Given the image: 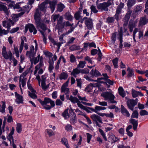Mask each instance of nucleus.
Masks as SVG:
<instances>
[{"label": "nucleus", "mask_w": 148, "mask_h": 148, "mask_svg": "<svg viewBox=\"0 0 148 148\" xmlns=\"http://www.w3.org/2000/svg\"><path fill=\"white\" fill-rule=\"evenodd\" d=\"M38 100L42 105H46L49 103H50L51 107H54L55 105L54 101L49 98H45L43 101H42L40 99H38Z\"/></svg>", "instance_id": "nucleus-7"}, {"label": "nucleus", "mask_w": 148, "mask_h": 148, "mask_svg": "<svg viewBox=\"0 0 148 148\" xmlns=\"http://www.w3.org/2000/svg\"><path fill=\"white\" fill-rule=\"evenodd\" d=\"M109 139L110 140L112 143H115L119 140V139L118 138L116 137L114 135H111L109 137Z\"/></svg>", "instance_id": "nucleus-29"}, {"label": "nucleus", "mask_w": 148, "mask_h": 148, "mask_svg": "<svg viewBox=\"0 0 148 148\" xmlns=\"http://www.w3.org/2000/svg\"><path fill=\"white\" fill-rule=\"evenodd\" d=\"M14 51L16 54V56L18 58L19 57V54L18 49L17 47H14Z\"/></svg>", "instance_id": "nucleus-63"}, {"label": "nucleus", "mask_w": 148, "mask_h": 148, "mask_svg": "<svg viewBox=\"0 0 148 148\" xmlns=\"http://www.w3.org/2000/svg\"><path fill=\"white\" fill-rule=\"evenodd\" d=\"M119 36L118 38L120 41V44L119 47L120 48H121L123 47L122 42L123 41V29L122 28H121L120 31L119 32Z\"/></svg>", "instance_id": "nucleus-17"}, {"label": "nucleus", "mask_w": 148, "mask_h": 148, "mask_svg": "<svg viewBox=\"0 0 148 148\" xmlns=\"http://www.w3.org/2000/svg\"><path fill=\"white\" fill-rule=\"evenodd\" d=\"M63 20V17L62 16H59V17L57 20V23L56 25V29H58V30L59 29L61 26V25L62 24Z\"/></svg>", "instance_id": "nucleus-23"}, {"label": "nucleus", "mask_w": 148, "mask_h": 148, "mask_svg": "<svg viewBox=\"0 0 148 148\" xmlns=\"http://www.w3.org/2000/svg\"><path fill=\"white\" fill-rule=\"evenodd\" d=\"M68 76L67 73L65 72H63L62 73L59 77V78L61 80L63 79H66Z\"/></svg>", "instance_id": "nucleus-40"}, {"label": "nucleus", "mask_w": 148, "mask_h": 148, "mask_svg": "<svg viewBox=\"0 0 148 148\" xmlns=\"http://www.w3.org/2000/svg\"><path fill=\"white\" fill-rule=\"evenodd\" d=\"M90 74L92 77H98L101 75V74L96 69H92L90 72Z\"/></svg>", "instance_id": "nucleus-20"}, {"label": "nucleus", "mask_w": 148, "mask_h": 148, "mask_svg": "<svg viewBox=\"0 0 148 148\" xmlns=\"http://www.w3.org/2000/svg\"><path fill=\"white\" fill-rule=\"evenodd\" d=\"M27 27L29 28V31L31 33L33 32V34H36L37 31L33 25L31 24H28Z\"/></svg>", "instance_id": "nucleus-19"}, {"label": "nucleus", "mask_w": 148, "mask_h": 148, "mask_svg": "<svg viewBox=\"0 0 148 148\" xmlns=\"http://www.w3.org/2000/svg\"><path fill=\"white\" fill-rule=\"evenodd\" d=\"M75 29V28L73 27H71L70 28V29L67 32H66L65 33V34H63L59 36V40L60 41H62L63 38L64 36H65V35H68L72 32H73Z\"/></svg>", "instance_id": "nucleus-27"}, {"label": "nucleus", "mask_w": 148, "mask_h": 148, "mask_svg": "<svg viewBox=\"0 0 148 148\" xmlns=\"http://www.w3.org/2000/svg\"><path fill=\"white\" fill-rule=\"evenodd\" d=\"M15 95L16 98L15 101L17 104L23 103V99L22 96L18 94L17 92H15Z\"/></svg>", "instance_id": "nucleus-13"}, {"label": "nucleus", "mask_w": 148, "mask_h": 148, "mask_svg": "<svg viewBox=\"0 0 148 148\" xmlns=\"http://www.w3.org/2000/svg\"><path fill=\"white\" fill-rule=\"evenodd\" d=\"M62 143L67 148H70L67 139L65 138H63L61 139Z\"/></svg>", "instance_id": "nucleus-33"}, {"label": "nucleus", "mask_w": 148, "mask_h": 148, "mask_svg": "<svg viewBox=\"0 0 148 148\" xmlns=\"http://www.w3.org/2000/svg\"><path fill=\"white\" fill-rule=\"evenodd\" d=\"M30 92V91L28 92V95H29L33 99H36L37 98V96L36 95L35 93L36 91L35 90H34V91H32Z\"/></svg>", "instance_id": "nucleus-37"}, {"label": "nucleus", "mask_w": 148, "mask_h": 148, "mask_svg": "<svg viewBox=\"0 0 148 148\" xmlns=\"http://www.w3.org/2000/svg\"><path fill=\"white\" fill-rule=\"evenodd\" d=\"M127 71L128 72L127 77L129 78L131 77H134V74L132 69H130L129 67L127 68Z\"/></svg>", "instance_id": "nucleus-28"}, {"label": "nucleus", "mask_w": 148, "mask_h": 148, "mask_svg": "<svg viewBox=\"0 0 148 148\" xmlns=\"http://www.w3.org/2000/svg\"><path fill=\"white\" fill-rule=\"evenodd\" d=\"M69 99L70 100L72 103H77L79 102V99L75 97H73L72 95L70 96Z\"/></svg>", "instance_id": "nucleus-31"}, {"label": "nucleus", "mask_w": 148, "mask_h": 148, "mask_svg": "<svg viewBox=\"0 0 148 148\" xmlns=\"http://www.w3.org/2000/svg\"><path fill=\"white\" fill-rule=\"evenodd\" d=\"M49 63V71L50 73H51L52 72V70L54 68L53 66L54 62L53 60H50Z\"/></svg>", "instance_id": "nucleus-35"}, {"label": "nucleus", "mask_w": 148, "mask_h": 148, "mask_svg": "<svg viewBox=\"0 0 148 148\" xmlns=\"http://www.w3.org/2000/svg\"><path fill=\"white\" fill-rule=\"evenodd\" d=\"M86 64V62L85 61H80L77 67L79 68H83L85 66Z\"/></svg>", "instance_id": "nucleus-42"}, {"label": "nucleus", "mask_w": 148, "mask_h": 148, "mask_svg": "<svg viewBox=\"0 0 148 148\" xmlns=\"http://www.w3.org/2000/svg\"><path fill=\"white\" fill-rule=\"evenodd\" d=\"M67 87L62 86L61 88V92H64L65 94H68L70 92L69 89Z\"/></svg>", "instance_id": "nucleus-36"}, {"label": "nucleus", "mask_w": 148, "mask_h": 148, "mask_svg": "<svg viewBox=\"0 0 148 148\" xmlns=\"http://www.w3.org/2000/svg\"><path fill=\"white\" fill-rule=\"evenodd\" d=\"M86 79L88 80L89 81H95L96 82H99L100 83L103 82H102L100 81L101 80L104 79H104L103 77H101V78H98L97 80H93L91 79H90L88 77H87L86 78Z\"/></svg>", "instance_id": "nucleus-45"}, {"label": "nucleus", "mask_w": 148, "mask_h": 148, "mask_svg": "<svg viewBox=\"0 0 148 148\" xmlns=\"http://www.w3.org/2000/svg\"><path fill=\"white\" fill-rule=\"evenodd\" d=\"M68 110L67 109L62 114L63 116L64 117L65 119H66L67 117H68Z\"/></svg>", "instance_id": "nucleus-64"}, {"label": "nucleus", "mask_w": 148, "mask_h": 148, "mask_svg": "<svg viewBox=\"0 0 148 148\" xmlns=\"http://www.w3.org/2000/svg\"><path fill=\"white\" fill-rule=\"evenodd\" d=\"M49 1V0H46L39 5L38 8L37 9H39L40 12V11H44L46 9Z\"/></svg>", "instance_id": "nucleus-12"}, {"label": "nucleus", "mask_w": 148, "mask_h": 148, "mask_svg": "<svg viewBox=\"0 0 148 148\" xmlns=\"http://www.w3.org/2000/svg\"><path fill=\"white\" fill-rule=\"evenodd\" d=\"M36 52L35 51L34 46H31L29 48V50L27 51L26 53V56L29 58L31 62L34 59L35 56Z\"/></svg>", "instance_id": "nucleus-4"}, {"label": "nucleus", "mask_w": 148, "mask_h": 148, "mask_svg": "<svg viewBox=\"0 0 148 148\" xmlns=\"http://www.w3.org/2000/svg\"><path fill=\"white\" fill-rule=\"evenodd\" d=\"M99 132H100L101 135L103 136L104 139L105 141H106L107 140V138L106 136L105 133L103 132V130H102L101 129H99Z\"/></svg>", "instance_id": "nucleus-55"}, {"label": "nucleus", "mask_w": 148, "mask_h": 148, "mask_svg": "<svg viewBox=\"0 0 148 148\" xmlns=\"http://www.w3.org/2000/svg\"><path fill=\"white\" fill-rule=\"evenodd\" d=\"M70 61L71 63L75 62L76 61V58L73 54H71L70 56Z\"/></svg>", "instance_id": "nucleus-60"}, {"label": "nucleus", "mask_w": 148, "mask_h": 148, "mask_svg": "<svg viewBox=\"0 0 148 148\" xmlns=\"http://www.w3.org/2000/svg\"><path fill=\"white\" fill-rule=\"evenodd\" d=\"M119 95L123 98L125 96V94L123 89L122 87H119L118 89Z\"/></svg>", "instance_id": "nucleus-34"}, {"label": "nucleus", "mask_w": 148, "mask_h": 148, "mask_svg": "<svg viewBox=\"0 0 148 148\" xmlns=\"http://www.w3.org/2000/svg\"><path fill=\"white\" fill-rule=\"evenodd\" d=\"M86 134V135H87V143H89L90 142V140L92 137V136L89 133H87Z\"/></svg>", "instance_id": "nucleus-62"}, {"label": "nucleus", "mask_w": 148, "mask_h": 148, "mask_svg": "<svg viewBox=\"0 0 148 148\" xmlns=\"http://www.w3.org/2000/svg\"><path fill=\"white\" fill-rule=\"evenodd\" d=\"M73 25V23L71 24L68 21L64 22L61 25L59 30H58V34H60V33L62 32L63 29L65 27H72Z\"/></svg>", "instance_id": "nucleus-10"}, {"label": "nucleus", "mask_w": 148, "mask_h": 148, "mask_svg": "<svg viewBox=\"0 0 148 148\" xmlns=\"http://www.w3.org/2000/svg\"><path fill=\"white\" fill-rule=\"evenodd\" d=\"M73 118L70 119V122L71 123H74L76 122V116L75 113L71 111Z\"/></svg>", "instance_id": "nucleus-44"}, {"label": "nucleus", "mask_w": 148, "mask_h": 148, "mask_svg": "<svg viewBox=\"0 0 148 148\" xmlns=\"http://www.w3.org/2000/svg\"><path fill=\"white\" fill-rule=\"evenodd\" d=\"M81 14V13L79 11H78L75 14L74 17L76 20H79L81 18V16L80 15Z\"/></svg>", "instance_id": "nucleus-49"}, {"label": "nucleus", "mask_w": 148, "mask_h": 148, "mask_svg": "<svg viewBox=\"0 0 148 148\" xmlns=\"http://www.w3.org/2000/svg\"><path fill=\"white\" fill-rule=\"evenodd\" d=\"M138 32V38L139 39H140V38L143 37V32L139 30L138 31V29L137 28H135L133 31V38L134 42H136V40L135 39V37L136 36V33Z\"/></svg>", "instance_id": "nucleus-9"}, {"label": "nucleus", "mask_w": 148, "mask_h": 148, "mask_svg": "<svg viewBox=\"0 0 148 148\" xmlns=\"http://www.w3.org/2000/svg\"><path fill=\"white\" fill-rule=\"evenodd\" d=\"M138 103V99L135 100L129 99L127 101V103L128 108L131 110H134V108L136 105Z\"/></svg>", "instance_id": "nucleus-6"}, {"label": "nucleus", "mask_w": 148, "mask_h": 148, "mask_svg": "<svg viewBox=\"0 0 148 148\" xmlns=\"http://www.w3.org/2000/svg\"><path fill=\"white\" fill-rule=\"evenodd\" d=\"M95 109L96 113L97 114L99 113L98 112V111H100L102 110H104L106 109V108L104 107H101L99 106H96L95 107Z\"/></svg>", "instance_id": "nucleus-50"}, {"label": "nucleus", "mask_w": 148, "mask_h": 148, "mask_svg": "<svg viewBox=\"0 0 148 148\" xmlns=\"http://www.w3.org/2000/svg\"><path fill=\"white\" fill-rule=\"evenodd\" d=\"M2 54L3 58L6 60L9 59L11 61L12 59V54L10 51L7 53L6 51V47L5 46L3 47Z\"/></svg>", "instance_id": "nucleus-5"}, {"label": "nucleus", "mask_w": 148, "mask_h": 148, "mask_svg": "<svg viewBox=\"0 0 148 148\" xmlns=\"http://www.w3.org/2000/svg\"><path fill=\"white\" fill-rule=\"evenodd\" d=\"M135 23L133 22H130L129 25L128 27L130 32H132L133 31V29L136 27Z\"/></svg>", "instance_id": "nucleus-38"}, {"label": "nucleus", "mask_w": 148, "mask_h": 148, "mask_svg": "<svg viewBox=\"0 0 148 148\" xmlns=\"http://www.w3.org/2000/svg\"><path fill=\"white\" fill-rule=\"evenodd\" d=\"M64 16L65 17V19L68 20L72 21L73 19V17L69 13L67 12L66 13Z\"/></svg>", "instance_id": "nucleus-39"}, {"label": "nucleus", "mask_w": 148, "mask_h": 148, "mask_svg": "<svg viewBox=\"0 0 148 148\" xmlns=\"http://www.w3.org/2000/svg\"><path fill=\"white\" fill-rule=\"evenodd\" d=\"M1 102L2 103V105L0 110V112L2 113H4L5 112V102L3 101Z\"/></svg>", "instance_id": "nucleus-54"}, {"label": "nucleus", "mask_w": 148, "mask_h": 148, "mask_svg": "<svg viewBox=\"0 0 148 148\" xmlns=\"http://www.w3.org/2000/svg\"><path fill=\"white\" fill-rule=\"evenodd\" d=\"M79 68L77 67L74 69L73 71L71 73V74L73 75L75 77H76V75L79 74L80 73V70L78 69Z\"/></svg>", "instance_id": "nucleus-32"}, {"label": "nucleus", "mask_w": 148, "mask_h": 148, "mask_svg": "<svg viewBox=\"0 0 148 148\" xmlns=\"http://www.w3.org/2000/svg\"><path fill=\"white\" fill-rule=\"evenodd\" d=\"M48 3L49 4V7L51 9L52 12V13L54 11L57 2L56 1L54 0L50 1V0H49V2Z\"/></svg>", "instance_id": "nucleus-25"}, {"label": "nucleus", "mask_w": 148, "mask_h": 148, "mask_svg": "<svg viewBox=\"0 0 148 148\" xmlns=\"http://www.w3.org/2000/svg\"><path fill=\"white\" fill-rule=\"evenodd\" d=\"M138 113L136 110H134L132 113L131 116L132 118H135L137 119L138 118Z\"/></svg>", "instance_id": "nucleus-48"}, {"label": "nucleus", "mask_w": 148, "mask_h": 148, "mask_svg": "<svg viewBox=\"0 0 148 148\" xmlns=\"http://www.w3.org/2000/svg\"><path fill=\"white\" fill-rule=\"evenodd\" d=\"M46 131L47 132L48 135L49 137H51L55 135V133L52 130L50 129L46 130Z\"/></svg>", "instance_id": "nucleus-53"}, {"label": "nucleus", "mask_w": 148, "mask_h": 148, "mask_svg": "<svg viewBox=\"0 0 148 148\" xmlns=\"http://www.w3.org/2000/svg\"><path fill=\"white\" fill-rule=\"evenodd\" d=\"M80 73L82 74H88L89 73V70L87 69H84L80 71Z\"/></svg>", "instance_id": "nucleus-61"}, {"label": "nucleus", "mask_w": 148, "mask_h": 148, "mask_svg": "<svg viewBox=\"0 0 148 148\" xmlns=\"http://www.w3.org/2000/svg\"><path fill=\"white\" fill-rule=\"evenodd\" d=\"M118 59L117 58H116L112 60V62L114 67L116 68H118Z\"/></svg>", "instance_id": "nucleus-52"}, {"label": "nucleus", "mask_w": 148, "mask_h": 148, "mask_svg": "<svg viewBox=\"0 0 148 148\" xmlns=\"http://www.w3.org/2000/svg\"><path fill=\"white\" fill-rule=\"evenodd\" d=\"M121 112L123 114L127 117H129L130 116L128 111L122 105L121 106Z\"/></svg>", "instance_id": "nucleus-26"}, {"label": "nucleus", "mask_w": 148, "mask_h": 148, "mask_svg": "<svg viewBox=\"0 0 148 148\" xmlns=\"http://www.w3.org/2000/svg\"><path fill=\"white\" fill-rule=\"evenodd\" d=\"M38 22V24L37 23H36L37 28L38 29L39 28H40L44 32V31L46 30L47 29L46 26L44 23H41L40 21Z\"/></svg>", "instance_id": "nucleus-22"}, {"label": "nucleus", "mask_w": 148, "mask_h": 148, "mask_svg": "<svg viewBox=\"0 0 148 148\" xmlns=\"http://www.w3.org/2000/svg\"><path fill=\"white\" fill-rule=\"evenodd\" d=\"M3 11L7 15H8L9 14V12L7 7L5 5L1 4L0 5V11Z\"/></svg>", "instance_id": "nucleus-30"}, {"label": "nucleus", "mask_w": 148, "mask_h": 148, "mask_svg": "<svg viewBox=\"0 0 148 148\" xmlns=\"http://www.w3.org/2000/svg\"><path fill=\"white\" fill-rule=\"evenodd\" d=\"M135 3V1L134 0H128L127 5L128 7H131Z\"/></svg>", "instance_id": "nucleus-46"}, {"label": "nucleus", "mask_w": 148, "mask_h": 148, "mask_svg": "<svg viewBox=\"0 0 148 148\" xmlns=\"http://www.w3.org/2000/svg\"><path fill=\"white\" fill-rule=\"evenodd\" d=\"M21 3H17L16 4L10 3L9 4V6L11 8H12L13 9L18 11H21V12L17 14V16L19 17L23 15L25 13L26 11H27L28 12L29 10L31 8V5L30 8L27 6H25L21 7Z\"/></svg>", "instance_id": "nucleus-1"}, {"label": "nucleus", "mask_w": 148, "mask_h": 148, "mask_svg": "<svg viewBox=\"0 0 148 148\" xmlns=\"http://www.w3.org/2000/svg\"><path fill=\"white\" fill-rule=\"evenodd\" d=\"M101 96L104 98V100L111 103H116L117 102L114 100L115 96L112 92H106L101 93Z\"/></svg>", "instance_id": "nucleus-2"}, {"label": "nucleus", "mask_w": 148, "mask_h": 148, "mask_svg": "<svg viewBox=\"0 0 148 148\" xmlns=\"http://www.w3.org/2000/svg\"><path fill=\"white\" fill-rule=\"evenodd\" d=\"M45 82H41V86L42 89L45 90H46L49 87V85H46Z\"/></svg>", "instance_id": "nucleus-51"}, {"label": "nucleus", "mask_w": 148, "mask_h": 148, "mask_svg": "<svg viewBox=\"0 0 148 148\" xmlns=\"http://www.w3.org/2000/svg\"><path fill=\"white\" fill-rule=\"evenodd\" d=\"M148 22V19L145 16L140 18L139 24L141 25H143L146 24Z\"/></svg>", "instance_id": "nucleus-21"}, {"label": "nucleus", "mask_w": 148, "mask_h": 148, "mask_svg": "<svg viewBox=\"0 0 148 148\" xmlns=\"http://www.w3.org/2000/svg\"><path fill=\"white\" fill-rule=\"evenodd\" d=\"M130 121L133 125L134 130H136L138 125V121H136L135 119L131 118L130 119Z\"/></svg>", "instance_id": "nucleus-24"}, {"label": "nucleus", "mask_w": 148, "mask_h": 148, "mask_svg": "<svg viewBox=\"0 0 148 148\" xmlns=\"http://www.w3.org/2000/svg\"><path fill=\"white\" fill-rule=\"evenodd\" d=\"M38 31L40 32L41 33V34L43 36V41L44 42V43L45 44H46L47 43V42L46 41L47 38L45 37V34H44V32L43 31L40 29L38 30Z\"/></svg>", "instance_id": "nucleus-57"}, {"label": "nucleus", "mask_w": 148, "mask_h": 148, "mask_svg": "<svg viewBox=\"0 0 148 148\" xmlns=\"http://www.w3.org/2000/svg\"><path fill=\"white\" fill-rule=\"evenodd\" d=\"M113 1V0H108L107 2H104L99 4L97 5V7L101 11H107L108 10V7L112 5Z\"/></svg>", "instance_id": "nucleus-3"}, {"label": "nucleus", "mask_w": 148, "mask_h": 148, "mask_svg": "<svg viewBox=\"0 0 148 148\" xmlns=\"http://www.w3.org/2000/svg\"><path fill=\"white\" fill-rule=\"evenodd\" d=\"M80 47L79 46L76 45H72L69 48V49L71 51L74 50H79L80 49Z\"/></svg>", "instance_id": "nucleus-41"}, {"label": "nucleus", "mask_w": 148, "mask_h": 148, "mask_svg": "<svg viewBox=\"0 0 148 148\" xmlns=\"http://www.w3.org/2000/svg\"><path fill=\"white\" fill-rule=\"evenodd\" d=\"M90 118L95 122H99L101 123H103L101 118L97 115L96 114L92 115L91 116Z\"/></svg>", "instance_id": "nucleus-15"}, {"label": "nucleus", "mask_w": 148, "mask_h": 148, "mask_svg": "<svg viewBox=\"0 0 148 148\" xmlns=\"http://www.w3.org/2000/svg\"><path fill=\"white\" fill-rule=\"evenodd\" d=\"M132 12V10L128 8L127 9V12L123 20V21L124 22L125 25H127L128 22Z\"/></svg>", "instance_id": "nucleus-8"}, {"label": "nucleus", "mask_w": 148, "mask_h": 148, "mask_svg": "<svg viewBox=\"0 0 148 148\" xmlns=\"http://www.w3.org/2000/svg\"><path fill=\"white\" fill-rule=\"evenodd\" d=\"M40 57V55L39 54L38 55L37 57L34 58V57L33 60H32V62H34V64H36L39 61Z\"/></svg>", "instance_id": "nucleus-56"}, {"label": "nucleus", "mask_w": 148, "mask_h": 148, "mask_svg": "<svg viewBox=\"0 0 148 148\" xmlns=\"http://www.w3.org/2000/svg\"><path fill=\"white\" fill-rule=\"evenodd\" d=\"M132 97L134 98L137 97L138 95L141 97L143 96L144 95L141 92L136 91L133 89H132Z\"/></svg>", "instance_id": "nucleus-18"}, {"label": "nucleus", "mask_w": 148, "mask_h": 148, "mask_svg": "<svg viewBox=\"0 0 148 148\" xmlns=\"http://www.w3.org/2000/svg\"><path fill=\"white\" fill-rule=\"evenodd\" d=\"M64 5L62 3L59 4L58 6L57 11L60 12H62L64 8Z\"/></svg>", "instance_id": "nucleus-47"}, {"label": "nucleus", "mask_w": 148, "mask_h": 148, "mask_svg": "<svg viewBox=\"0 0 148 148\" xmlns=\"http://www.w3.org/2000/svg\"><path fill=\"white\" fill-rule=\"evenodd\" d=\"M40 12L39 11V10L37 9L34 16V19L35 20V22L36 23H37L38 24L39 23L38 22L40 21Z\"/></svg>", "instance_id": "nucleus-16"}, {"label": "nucleus", "mask_w": 148, "mask_h": 148, "mask_svg": "<svg viewBox=\"0 0 148 148\" xmlns=\"http://www.w3.org/2000/svg\"><path fill=\"white\" fill-rule=\"evenodd\" d=\"M85 24L87 28L90 30L92 29L93 26L92 21L90 18H88L85 21Z\"/></svg>", "instance_id": "nucleus-11"}, {"label": "nucleus", "mask_w": 148, "mask_h": 148, "mask_svg": "<svg viewBox=\"0 0 148 148\" xmlns=\"http://www.w3.org/2000/svg\"><path fill=\"white\" fill-rule=\"evenodd\" d=\"M21 43L19 47V52L21 53L23 50L24 45V42H27V39L26 37L24 36H23L21 37Z\"/></svg>", "instance_id": "nucleus-14"}, {"label": "nucleus", "mask_w": 148, "mask_h": 148, "mask_svg": "<svg viewBox=\"0 0 148 148\" xmlns=\"http://www.w3.org/2000/svg\"><path fill=\"white\" fill-rule=\"evenodd\" d=\"M29 70H26L25 72H24L20 76V80L21 79V77H22L23 78H25L26 76L29 73Z\"/></svg>", "instance_id": "nucleus-59"}, {"label": "nucleus", "mask_w": 148, "mask_h": 148, "mask_svg": "<svg viewBox=\"0 0 148 148\" xmlns=\"http://www.w3.org/2000/svg\"><path fill=\"white\" fill-rule=\"evenodd\" d=\"M139 113L140 115L142 116L148 115V112L145 110H141Z\"/></svg>", "instance_id": "nucleus-58"}, {"label": "nucleus", "mask_w": 148, "mask_h": 148, "mask_svg": "<svg viewBox=\"0 0 148 148\" xmlns=\"http://www.w3.org/2000/svg\"><path fill=\"white\" fill-rule=\"evenodd\" d=\"M16 130L18 133H20L21 132L22 130V127L21 123H17Z\"/></svg>", "instance_id": "nucleus-43"}]
</instances>
